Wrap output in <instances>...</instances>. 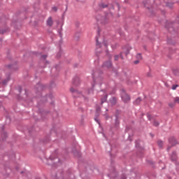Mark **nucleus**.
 <instances>
[{
  "label": "nucleus",
  "instance_id": "1",
  "mask_svg": "<svg viewBox=\"0 0 179 179\" xmlns=\"http://www.w3.org/2000/svg\"><path fill=\"white\" fill-rule=\"evenodd\" d=\"M96 46L98 48H102L103 47L105 48V50H106L107 46H108V41L103 39L102 41L101 37V36H98L96 38Z\"/></svg>",
  "mask_w": 179,
  "mask_h": 179
},
{
  "label": "nucleus",
  "instance_id": "2",
  "mask_svg": "<svg viewBox=\"0 0 179 179\" xmlns=\"http://www.w3.org/2000/svg\"><path fill=\"white\" fill-rule=\"evenodd\" d=\"M122 99L125 103L129 102L131 99L130 96L127 95L124 92L122 93Z\"/></svg>",
  "mask_w": 179,
  "mask_h": 179
},
{
  "label": "nucleus",
  "instance_id": "3",
  "mask_svg": "<svg viewBox=\"0 0 179 179\" xmlns=\"http://www.w3.org/2000/svg\"><path fill=\"white\" fill-rule=\"evenodd\" d=\"M47 25L52 27L53 25V20L52 17H49L47 20Z\"/></svg>",
  "mask_w": 179,
  "mask_h": 179
},
{
  "label": "nucleus",
  "instance_id": "4",
  "mask_svg": "<svg viewBox=\"0 0 179 179\" xmlns=\"http://www.w3.org/2000/svg\"><path fill=\"white\" fill-rule=\"evenodd\" d=\"M169 143H171L173 145H176V140L174 137L169 139Z\"/></svg>",
  "mask_w": 179,
  "mask_h": 179
},
{
  "label": "nucleus",
  "instance_id": "5",
  "mask_svg": "<svg viewBox=\"0 0 179 179\" xmlns=\"http://www.w3.org/2000/svg\"><path fill=\"white\" fill-rule=\"evenodd\" d=\"M104 66L108 68L111 67V66H112L111 62L110 61L107 62V63H105Z\"/></svg>",
  "mask_w": 179,
  "mask_h": 179
},
{
  "label": "nucleus",
  "instance_id": "6",
  "mask_svg": "<svg viewBox=\"0 0 179 179\" xmlns=\"http://www.w3.org/2000/svg\"><path fill=\"white\" fill-rule=\"evenodd\" d=\"M141 99L140 98H138L136 100V101H134V104L138 105L141 103Z\"/></svg>",
  "mask_w": 179,
  "mask_h": 179
},
{
  "label": "nucleus",
  "instance_id": "7",
  "mask_svg": "<svg viewBox=\"0 0 179 179\" xmlns=\"http://www.w3.org/2000/svg\"><path fill=\"white\" fill-rule=\"evenodd\" d=\"M157 143H158V145L159 146V148H162L164 144L163 141H158Z\"/></svg>",
  "mask_w": 179,
  "mask_h": 179
},
{
  "label": "nucleus",
  "instance_id": "8",
  "mask_svg": "<svg viewBox=\"0 0 179 179\" xmlns=\"http://www.w3.org/2000/svg\"><path fill=\"white\" fill-rule=\"evenodd\" d=\"M179 85H178V84H174L173 86H172V90H176L177 87H178Z\"/></svg>",
  "mask_w": 179,
  "mask_h": 179
},
{
  "label": "nucleus",
  "instance_id": "9",
  "mask_svg": "<svg viewBox=\"0 0 179 179\" xmlns=\"http://www.w3.org/2000/svg\"><path fill=\"white\" fill-rule=\"evenodd\" d=\"M175 106H176V102L169 103V106L171 108H173Z\"/></svg>",
  "mask_w": 179,
  "mask_h": 179
},
{
  "label": "nucleus",
  "instance_id": "10",
  "mask_svg": "<svg viewBox=\"0 0 179 179\" xmlns=\"http://www.w3.org/2000/svg\"><path fill=\"white\" fill-rule=\"evenodd\" d=\"M174 102L175 103H179V97H175Z\"/></svg>",
  "mask_w": 179,
  "mask_h": 179
},
{
  "label": "nucleus",
  "instance_id": "11",
  "mask_svg": "<svg viewBox=\"0 0 179 179\" xmlns=\"http://www.w3.org/2000/svg\"><path fill=\"white\" fill-rule=\"evenodd\" d=\"M6 31H7L6 29H1V30H0V33H1V34H4Z\"/></svg>",
  "mask_w": 179,
  "mask_h": 179
},
{
  "label": "nucleus",
  "instance_id": "12",
  "mask_svg": "<svg viewBox=\"0 0 179 179\" xmlns=\"http://www.w3.org/2000/svg\"><path fill=\"white\" fill-rule=\"evenodd\" d=\"M153 124L156 127L159 125V123L157 121H154Z\"/></svg>",
  "mask_w": 179,
  "mask_h": 179
},
{
  "label": "nucleus",
  "instance_id": "13",
  "mask_svg": "<svg viewBox=\"0 0 179 179\" xmlns=\"http://www.w3.org/2000/svg\"><path fill=\"white\" fill-rule=\"evenodd\" d=\"M70 90H71V92H73L75 94H78V92L76 90H75V89H73V88H71Z\"/></svg>",
  "mask_w": 179,
  "mask_h": 179
},
{
  "label": "nucleus",
  "instance_id": "14",
  "mask_svg": "<svg viewBox=\"0 0 179 179\" xmlns=\"http://www.w3.org/2000/svg\"><path fill=\"white\" fill-rule=\"evenodd\" d=\"M137 58H138V59H142L141 54H138L137 55Z\"/></svg>",
  "mask_w": 179,
  "mask_h": 179
},
{
  "label": "nucleus",
  "instance_id": "15",
  "mask_svg": "<svg viewBox=\"0 0 179 179\" xmlns=\"http://www.w3.org/2000/svg\"><path fill=\"white\" fill-rule=\"evenodd\" d=\"M3 136H4V137H6V133H1L0 134V136L3 137Z\"/></svg>",
  "mask_w": 179,
  "mask_h": 179
},
{
  "label": "nucleus",
  "instance_id": "16",
  "mask_svg": "<svg viewBox=\"0 0 179 179\" xmlns=\"http://www.w3.org/2000/svg\"><path fill=\"white\" fill-rule=\"evenodd\" d=\"M100 80H101V78H96V80H94V82L99 83Z\"/></svg>",
  "mask_w": 179,
  "mask_h": 179
},
{
  "label": "nucleus",
  "instance_id": "17",
  "mask_svg": "<svg viewBox=\"0 0 179 179\" xmlns=\"http://www.w3.org/2000/svg\"><path fill=\"white\" fill-rule=\"evenodd\" d=\"M52 10H53L54 12H57V7H53V8H52Z\"/></svg>",
  "mask_w": 179,
  "mask_h": 179
},
{
  "label": "nucleus",
  "instance_id": "18",
  "mask_svg": "<svg viewBox=\"0 0 179 179\" xmlns=\"http://www.w3.org/2000/svg\"><path fill=\"white\" fill-rule=\"evenodd\" d=\"M118 59H119V56H118V55H115V61H117Z\"/></svg>",
  "mask_w": 179,
  "mask_h": 179
},
{
  "label": "nucleus",
  "instance_id": "19",
  "mask_svg": "<svg viewBox=\"0 0 179 179\" xmlns=\"http://www.w3.org/2000/svg\"><path fill=\"white\" fill-rule=\"evenodd\" d=\"M138 63H139V61H138V60L134 61V64H138Z\"/></svg>",
  "mask_w": 179,
  "mask_h": 179
},
{
  "label": "nucleus",
  "instance_id": "20",
  "mask_svg": "<svg viewBox=\"0 0 179 179\" xmlns=\"http://www.w3.org/2000/svg\"><path fill=\"white\" fill-rule=\"evenodd\" d=\"M116 124H119V121H118V119H117V118H116Z\"/></svg>",
  "mask_w": 179,
  "mask_h": 179
},
{
  "label": "nucleus",
  "instance_id": "21",
  "mask_svg": "<svg viewBox=\"0 0 179 179\" xmlns=\"http://www.w3.org/2000/svg\"><path fill=\"white\" fill-rule=\"evenodd\" d=\"M46 57H47V55H43V59H45Z\"/></svg>",
  "mask_w": 179,
  "mask_h": 179
},
{
  "label": "nucleus",
  "instance_id": "22",
  "mask_svg": "<svg viewBox=\"0 0 179 179\" xmlns=\"http://www.w3.org/2000/svg\"><path fill=\"white\" fill-rule=\"evenodd\" d=\"M92 89H91L90 91H89V94L92 93Z\"/></svg>",
  "mask_w": 179,
  "mask_h": 179
},
{
  "label": "nucleus",
  "instance_id": "23",
  "mask_svg": "<svg viewBox=\"0 0 179 179\" xmlns=\"http://www.w3.org/2000/svg\"><path fill=\"white\" fill-rule=\"evenodd\" d=\"M108 115H106V119L108 120Z\"/></svg>",
  "mask_w": 179,
  "mask_h": 179
},
{
  "label": "nucleus",
  "instance_id": "24",
  "mask_svg": "<svg viewBox=\"0 0 179 179\" xmlns=\"http://www.w3.org/2000/svg\"><path fill=\"white\" fill-rule=\"evenodd\" d=\"M129 54V51H127V52H126V55H127Z\"/></svg>",
  "mask_w": 179,
  "mask_h": 179
},
{
  "label": "nucleus",
  "instance_id": "25",
  "mask_svg": "<svg viewBox=\"0 0 179 179\" xmlns=\"http://www.w3.org/2000/svg\"><path fill=\"white\" fill-rule=\"evenodd\" d=\"M3 85H6V83H3Z\"/></svg>",
  "mask_w": 179,
  "mask_h": 179
},
{
  "label": "nucleus",
  "instance_id": "26",
  "mask_svg": "<svg viewBox=\"0 0 179 179\" xmlns=\"http://www.w3.org/2000/svg\"><path fill=\"white\" fill-rule=\"evenodd\" d=\"M106 97H107V96H106L104 101H106Z\"/></svg>",
  "mask_w": 179,
  "mask_h": 179
}]
</instances>
